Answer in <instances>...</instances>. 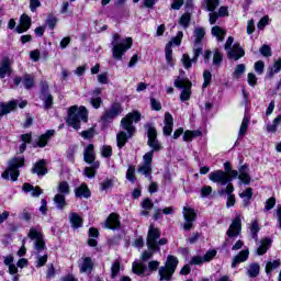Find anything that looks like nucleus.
Here are the masks:
<instances>
[{
  "label": "nucleus",
  "mask_w": 281,
  "mask_h": 281,
  "mask_svg": "<svg viewBox=\"0 0 281 281\" xmlns=\"http://www.w3.org/2000/svg\"><path fill=\"white\" fill-rule=\"evenodd\" d=\"M142 120V114L137 111L128 113L125 117L121 120V126L124 131H121L116 135V142L119 148H124L126 146V143L133 135H135V125H133V122L137 124Z\"/></svg>",
  "instance_id": "1"
},
{
  "label": "nucleus",
  "mask_w": 281,
  "mask_h": 281,
  "mask_svg": "<svg viewBox=\"0 0 281 281\" xmlns=\"http://www.w3.org/2000/svg\"><path fill=\"white\" fill-rule=\"evenodd\" d=\"M27 236L31 240H34V251L37 256L36 267H45V263L47 262V255H38L41 251H45V249H47V246H45L43 229L41 226L31 227Z\"/></svg>",
  "instance_id": "2"
},
{
  "label": "nucleus",
  "mask_w": 281,
  "mask_h": 281,
  "mask_svg": "<svg viewBox=\"0 0 281 281\" xmlns=\"http://www.w3.org/2000/svg\"><path fill=\"white\" fill-rule=\"evenodd\" d=\"M193 38H194L193 58L190 59V55L184 54L181 59L184 69H190V67H192V63H196L199 60V57L203 52V48L201 47V43L203 38H205V29L201 26L195 27L193 33Z\"/></svg>",
  "instance_id": "3"
},
{
  "label": "nucleus",
  "mask_w": 281,
  "mask_h": 281,
  "mask_svg": "<svg viewBox=\"0 0 281 281\" xmlns=\"http://www.w3.org/2000/svg\"><path fill=\"white\" fill-rule=\"evenodd\" d=\"M87 124L89 122V111L86 106L72 105L68 109V119L66 124L71 126L75 131H80V123Z\"/></svg>",
  "instance_id": "4"
},
{
  "label": "nucleus",
  "mask_w": 281,
  "mask_h": 281,
  "mask_svg": "<svg viewBox=\"0 0 281 281\" xmlns=\"http://www.w3.org/2000/svg\"><path fill=\"white\" fill-rule=\"evenodd\" d=\"M111 45L113 58H115V60H122V56L133 47V38L126 37L125 41H122L120 34H114Z\"/></svg>",
  "instance_id": "5"
},
{
  "label": "nucleus",
  "mask_w": 281,
  "mask_h": 281,
  "mask_svg": "<svg viewBox=\"0 0 281 281\" xmlns=\"http://www.w3.org/2000/svg\"><path fill=\"white\" fill-rule=\"evenodd\" d=\"M179 265V259L175 256H168L165 266H161L158 269V274L160 277V281H171L172 276H175V271H177V267Z\"/></svg>",
  "instance_id": "6"
},
{
  "label": "nucleus",
  "mask_w": 281,
  "mask_h": 281,
  "mask_svg": "<svg viewBox=\"0 0 281 281\" xmlns=\"http://www.w3.org/2000/svg\"><path fill=\"white\" fill-rule=\"evenodd\" d=\"M240 234H243V220H240V216H236L226 232L227 237L224 241V247L233 245L234 240H236Z\"/></svg>",
  "instance_id": "7"
},
{
  "label": "nucleus",
  "mask_w": 281,
  "mask_h": 281,
  "mask_svg": "<svg viewBox=\"0 0 281 281\" xmlns=\"http://www.w3.org/2000/svg\"><path fill=\"white\" fill-rule=\"evenodd\" d=\"M173 86L176 89H181L180 100L181 102H188L192 97V81L188 78L178 76L175 81Z\"/></svg>",
  "instance_id": "8"
},
{
  "label": "nucleus",
  "mask_w": 281,
  "mask_h": 281,
  "mask_svg": "<svg viewBox=\"0 0 281 281\" xmlns=\"http://www.w3.org/2000/svg\"><path fill=\"white\" fill-rule=\"evenodd\" d=\"M25 164V159L24 158H13L9 161V167L8 169L2 172V179H10L11 181H16V179H19V168H23Z\"/></svg>",
  "instance_id": "9"
},
{
  "label": "nucleus",
  "mask_w": 281,
  "mask_h": 281,
  "mask_svg": "<svg viewBox=\"0 0 281 281\" xmlns=\"http://www.w3.org/2000/svg\"><path fill=\"white\" fill-rule=\"evenodd\" d=\"M161 236V233L159 229L155 228V226L150 225L148 235H147V247L151 251H159V245H166L168 243V239L162 238L159 240V237ZM159 240V241H157Z\"/></svg>",
  "instance_id": "10"
},
{
  "label": "nucleus",
  "mask_w": 281,
  "mask_h": 281,
  "mask_svg": "<svg viewBox=\"0 0 281 281\" xmlns=\"http://www.w3.org/2000/svg\"><path fill=\"white\" fill-rule=\"evenodd\" d=\"M147 137H148L147 146L151 148V150L147 153H151V158H153V155H155V153H159V150H164V145H161V143H159V140L157 139V128H155L153 124L147 125Z\"/></svg>",
  "instance_id": "11"
},
{
  "label": "nucleus",
  "mask_w": 281,
  "mask_h": 281,
  "mask_svg": "<svg viewBox=\"0 0 281 281\" xmlns=\"http://www.w3.org/2000/svg\"><path fill=\"white\" fill-rule=\"evenodd\" d=\"M124 109L120 103H113L110 108L105 109L101 120L103 122H113L117 115H122Z\"/></svg>",
  "instance_id": "12"
},
{
  "label": "nucleus",
  "mask_w": 281,
  "mask_h": 281,
  "mask_svg": "<svg viewBox=\"0 0 281 281\" xmlns=\"http://www.w3.org/2000/svg\"><path fill=\"white\" fill-rule=\"evenodd\" d=\"M183 38V32H178L177 36L173 37L167 45L165 48V54H166V60L167 64L170 65L171 67L175 65L172 63V45L179 46L181 45V41Z\"/></svg>",
  "instance_id": "13"
},
{
  "label": "nucleus",
  "mask_w": 281,
  "mask_h": 281,
  "mask_svg": "<svg viewBox=\"0 0 281 281\" xmlns=\"http://www.w3.org/2000/svg\"><path fill=\"white\" fill-rule=\"evenodd\" d=\"M210 181L217 183V186H227L232 181L229 175L223 170H215L209 175Z\"/></svg>",
  "instance_id": "14"
},
{
  "label": "nucleus",
  "mask_w": 281,
  "mask_h": 281,
  "mask_svg": "<svg viewBox=\"0 0 281 281\" xmlns=\"http://www.w3.org/2000/svg\"><path fill=\"white\" fill-rule=\"evenodd\" d=\"M182 214L186 221L183 224V231L190 232L194 225L193 222L196 221V212L192 207L184 206Z\"/></svg>",
  "instance_id": "15"
},
{
  "label": "nucleus",
  "mask_w": 281,
  "mask_h": 281,
  "mask_svg": "<svg viewBox=\"0 0 281 281\" xmlns=\"http://www.w3.org/2000/svg\"><path fill=\"white\" fill-rule=\"evenodd\" d=\"M143 165L138 167V172L148 177L153 172V153H146L143 156Z\"/></svg>",
  "instance_id": "16"
},
{
  "label": "nucleus",
  "mask_w": 281,
  "mask_h": 281,
  "mask_svg": "<svg viewBox=\"0 0 281 281\" xmlns=\"http://www.w3.org/2000/svg\"><path fill=\"white\" fill-rule=\"evenodd\" d=\"M79 273H91L93 271V259L91 257H82L78 260Z\"/></svg>",
  "instance_id": "17"
},
{
  "label": "nucleus",
  "mask_w": 281,
  "mask_h": 281,
  "mask_svg": "<svg viewBox=\"0 0 281 281\" xmlns=\"http://www.w3.org/2000/svg\"><path fill=\"white\" fill-rule=\"evenodd\" d=\"M227 52V58L229 60H240L245 56V49L240 47V44L235 43Z\"/></svg>",
  "instance_id": "18"
},
{
  "label": "nucleus",
  "mask_w": 281,
  "mask_h": 281,
  "mask_svg": "<svg viewBox=\"0 0 281 281\" xmlns=\"http://www.w3.org/2000/svg\"><path fill=\"white\" fill-rule=\"evenodd\" d=\"M16 106H19V100H11L9 102H0V120L3 115H8L12 113V111H16Z\"/></svg>",
  "instance_id": "19"
},
{
  "label": "nucleus",
  "mask_w": 281,
  "mask_h": 281,
  "mask_svg": "<svg viewBox=\"0 0 281 281\" xmlns=\"http://www.w3.org/2000/svg\"><path fill=\"white\" fill-rule=\"evenodd\" d=\"M32 27V18L27 14H22L20 18V24L15 27V32L18 34H23V32H27Z\"/></svg>",
  "instance_id": "20"
},
{
  "label": "nucleus",
  "mask_w": 281,
  "mask_h": 281,
  "mask_svg": "<svg viewBox=\"0 0 281 281\" xmlns=\"http://www.w3.org/2000/svg\"><path fill=\"white\" fill-rule=\"evenodd\" d=\"M12 74V63L10 57H3L0 63V78L3 79L5 76H11Z\"/></svg>",
  "instance_id": "21"
},
{
  "label": "nucleus",
  "mask_w": 281,
  "mask_h": 281,
  "mask_svg": "<svg viewBox=\"0 0 281 281\" xmlns=\"http://www.w3.org/2000/svg\"><path fill=\"white\" fill-rule=\"evenodd\" d=\"M122 223L120 222V215L112 213L105 221V227L108 229H120Z\"/></svg>",
  "instance_id": "22"
},
{
  "label": "nucleus",
  "mask_w": 281,
  "mask_h": 281,
  "mask_svg": "<svg viewBox=\"0 0 281 281\" xmlns=\"http://www.w3.org/2000/svg\"><path fill=\"white\" fill-rule=\"evenodd\" d=\"M165 126L162 130L164 135L168 136L172 133V126H175V119L170 112L165 113Z\"/></svg>",
  "instance_id": "23"
},
{
  "label": "nucleus",
  "mask_w": 281,
  "mask_h": 281,
  "mask_svg": "<svg viewBox=\"0 0 281 281\" xmlns=\"http://www.w3.org/2000/svg\"><path fill=\"white\" fill-rule=\"evenodd\" d=\"M239 181L244 183L245 186H249L251 183V177L249 176V167L247 165H243L239 168V176H238Z\"/></svg>",
  "instance_id": "24"
},
{
  "label": "nucleus",
  "mask_w": 281,
  "mask_h": 281,
  "mask_svg": "<svg viewBox=\"0 0 281 281\" xmlns=\"http://www.w3.org/2000/svg\"><path fill=\"white\" fill-rule=\"evenodd\" d=\"M83 161L93 164L95 161V150L93 144H89L83 151Z\"/></svg>",
  "instance_id": "25"
},
{
  "label": "nucleus",
  "mask_w": 281,
  "mask_h": 281,
  "mask_svg": "<svg viewBox=\"0 0 281 281\" xmlns=\"http://www.w3.org/2000/svg\"><path fill=\"white\" fill-rule=\"evenodd\" d=\"M271 243H273L272 238L265 237L260 240V245L257 248V255L258 256H265V252L269 250V247H271Z\"/></svg>",
  "instance_id": "26"
},
{
  "label": "nucleus",
  "mask_w": 281,
  "mask_h": 281,
  "mask_svg": "<svg viewBox=\"0 0 281 281\" xmlns=\"http://www.w3.org/2000/svg\"><path fill=\"white\" fill-rule=\"evenodd\" d=\"M75 195L78 199H89V196H91V191L89 190V187H87V184L83 183L77 189H75Z\"/></svg>",
  "instance_id": "27"
},
{
  "label": "nucleus",
  "mask_w": 281,
  "mask_h": 281,
  "mask_svg": "<svg viewBox=\"0 0 281 281\" xmlns=\"http://www.w3.org/2000/svg\"><path fill=\"white\" fill-rule=\"evenodd\" d=\"M33 175H38V177H44L47 175V167L45 165V160H40L36 162L32 169Z\"/></svg>",
  "instance_id": "28"
},
{
  "label": "nucleus",
  "mask_w": 281,
  "mask_h": 281,
  "mask_svg": "<svg viewBox=\"0 0 281 281\" xmlns=\"http://www.w3.org/2000/svg\"><path fill=\"white\" fill-rule=\"evenodd\" d=\"M218 5H221V0H203L202 7L206 12H214Z\"/></svg>",
  "instance_id": "29"
},
{
  "label": "nucleus",
  "mask_w": 281,
  "mask_h": 281,
  "mask_svg": "<svg viewBox=\"0 0 281 281\" xmlns=\"http://www.w3.org/2000/svg\"><path fill=\"white\" fill-rule=\"evenodd\" d=\"M212 36H215L220 43H223L225 41V36L227 34V31H225L221 26H213L211 30Z\"/></svg>",
  "instance_id": "30"
},
{
  "label": "nucleus",
  "mask_w": 281,
  "mask_h": 281,
  "mask_svg": "<svg viewBox=\"0 0 281 281\" xmlns=\"http://www.w3.org/2000/svg\"><path fill=\"white\" fill-rule=\"evenodd\" d=\"M247 258H249V250L244 249L237 256L234 257L232 267H236V265H240V262H246Z\"/></svg>",
  "instance_id": "31"
},
{
  "label": "nucleus",
  "mask_w": 281,
  "mask_h": 281,
  "mask_svg": "<svg viewBox=\"0 0 281 281\" xmlns=\"http://www.w3.org/2000/svg\"><path fill=\"white\" fill-rule=\"evenodd\" d=\"M55 133H56V131L48 130L45 134L40 136L38 142H37V146L40 148H45V146H47V142H49V137H53V135H55Z\"/></svg>",
  "instance_id": "32"
},
{
  "label": "nucleus",
  "mask_w": 281,
  "mask_h": 281,
  "mask_svg": "<svg viewBox=\"0 0 281 281\" xmlns=\"http://www.w3.org/2000/svg\"><path fill=\"white\" fill-rule=\"evenodd\" d=\"M47 87L42 90V100L44 102V109L48 110L52 109V104H54V97L47 93Z\"/></svg>",
  "instance_id": "33"
},
{
  "label": "nucleus",
  "mask_w": 281,
  "mask_h": 281,
  "mask_svg": "<svg viewBox=\"0 0 281 281\" xmlns=\"http://www.w3.org/2000/svg\"><path fill=\"white\" fill-rule=\"evenodd\" d=\"M66 196L67 195L60 194V193H57L54 196V203H55V206L57 207V210H65V207H67Z\"/></svg>",
  "instance_id": "34"
},
{
  "label": "nucleus",
  "mask_w": 281,
  "mask_h": 281,
  "mask_svg": "<svg viewBox=\"0 0 281 281\" xmlns=\"http://www.w3.org/2000/svg\"><path fill=\"white\" fill-rule=\"evenodd\" d=\"M23 190L25 192H30L31 196H35V198H38L40 194H43V189H41V187H34L30 183H24Z\"/></svg>",
  "instance_id": "35"
},
{
  "label": "nucleus",
  "mask_w": 281,
  "mask_h": 281,
  "mask_svg": "<svg viewBox=\"0 0 281 281\" xmlns=\"http://www.w3.org/2000/svg\"><path fill=\"white\" fill-rule=\"evenodd\" d=\"M249 120H250L249 116L245 114L241 121V125L239 127L238 139H243V137L247 135V128H249Z\"/></svg>",
  "instance_id": "36"
},
{
  "label": "nucleus",
  "mask_w": 281,
  "mask_h": 281,
  "mask_svg": "<svg viewBox=\"0 0 281 281\" xmlns=\"http://www.w3.org/2000/svg\"><path fill=\"white\" fill-rule=\"evenodd\" d=\"M281 71V57L274 60L273 65L268 69V78H273L276 74H280Z\"/></svg>",
  "instance_id": "37"
},
{
  "label": "nucleus",
  "mask_w": 281,
  "mask_h": 281,
  "mask_svg": "<svg viewBox=\"0 0 281 281\" xmlns=\"http://www.w3.org/2000/svg\"><path fill=\"white\" fill-rule=\"evenodd\" d=\"M68 218H69L74 229H78L79 227H82V217H80V215H78V213H70L68 215Z\"/></svg>",
  "instance_id": "38"
},
{
  "label": "nucleus",
  "mask_w": 281,
  "mask_h": 281,
  "mask_svg": "<svg viewBox=\"0 0 281 281\" xmlns=\"http://www.w3.org/2000/svg\"><path fill=\"white\" fill-rule=\"evenodd\" d=\"M281 124V114H279L273 121L272 124L266 125V130L268 133H277L278 126Z\"/></svg>",
  "instance_id": "39"
},
{
  "label": "nucleus",
  "mask_w": 281,
  "mask_h": 281,
  "mask_svg": "<svg viewBox=\"0 0 281 281\" xmlns=\"http://www.w3.org/2000/svg\"><path fill=\"white\" fill-rule=\"evenodd\" d=\"M247 274L249 276V278H258V276L260 274V266L258 263H251L248 267Z\"/></svg>",
  "instance_id": "40"
},
{
  "label": "nucleus",
  "mask_w": 281,
  "mask_h": 281,
  "mask_svg": "<svg viewBox=\"0 0 281 281\" xmlns=\"http://www.w3.org/2000/svg\"><path fill=\"white\" fill-rule=\"evenodd\" d=\"M132 271L136 276H144V273H146V266L140 262H134L132 266Z\"/></svg>",
  "instance_id": "41"
},
{
  "label": "nucleus",
  "mask_w": 281,
  "mask_h": 281,
  "mask_svg": "<svg viewBox=\"0 0 281 281\" xmlns=\"http://www.w3.org/2000/svg\"><path fill=\"white\" fill-rule=\"evenodd\" d=\"M246 69H247V66H245V64H238L235 70L233 71L234 80H238L243 76V74H245Z\"/></svg>",
  "instance_id": "42"
},
{
  "label": "nucleus",
  "mask_w": 281,
  "mask_h": 281,
  "mask_svg": "<svg viewBox=\"0 0 281 281\" xmlns=\"http://www.w3.org/2000/svg\"><path fill=\"white\" fill-rule=\"evenodd\" d=\"M57 191V194H64V196H67V194L70 192L69 183H67V181L59 182Z\"/></svg>",
  "instance_id": "43"
},
{
  "label": "nucleus",
  "mask_w": 281,
  "mask_h": 281,
  "mask_svg": "<svg viewBox=\"0 0 281 281\" xmlns=\"http://www.w3.org/2000/svg\"><path fill=\"white\" fill-rule=\"evenodd\" d=\"M201 135L200 131H187L183 134V142H192V139H194V137H199Z\"/></svg>",
  "instance_id": "44"
},
{
  "label": "nucleus",
  "mask_w": 281,
  "mask_h": 281,
  "mask_svg": "<svg viewBox=\"0 0 281 281\" xmlns=\"http://www.w3.org/2000/svg\"><path fill=\"white\" fill-rule=\"evenodd\" d=\"M258 232H260V226L258 225V221H254L250 225V233H251V238L254 240H258Z\"/></svg>",
  "instance_id": "45"
},
{
  "label": "nucleus",
  "mask_w": 281,
  "mask_h": 281,
  "mask_svg": "<svg viewBox=\"0 0 281 281\" xmlns=\"http://www.w3.org/2000/svg\"><path fill=\"white\" fill-rule=\"evenodd\" d=\"M114 179L106 178L103 182L100 183V190L102 192H106L108 190H111L113 188Z\"/></svg>",
  "instance_id": "46"
},
{
  "label": "nucleus",
  "mask_w": 281,
  "mask_h": 281,
  "mask_svg": "<svg viewBox=\"0 0 281 281\" xmlns=\"http://www.w3.org/2000/svg\"><path fill=\"white\" fill-rule=\"evenodd\" d=\"M120 267H122V263L120 262V260H115L112 263L111 267V278H117V276L120 274Z\"/></svg>",
  "instance_id": "47"
},
{
  "label": "nucleus",
  "mask_w": 281,
  "mask_h": 281,
  "mask_svg": "<svg viewBox=\"0 0 281 281\" xmlns=\"http://www.w3.org/2000/svg\"><path fill=\"white\" fill-rule=\"evenodd\" d=\"M190 21H191V15L190 13H184L182 14V16L180 18V25L183 26L184 30H188V27H190Z\"/></svg>",
  "instance_id": "48"
},
{
  "label": "nucleus",
  "mask_w": 281,
  "mask_h": 281,
  "mask_svg": "<svg viewBox=\"0 0 281 281\" xmlns=\"http://www.w3.org/2000/svg\"><path fill=\"white\" fill-rule=\"evenodd\" d=\"M23 85L25 89H32V87H34V77H32L31 75H25L23 77Z\"/></svg>",
  "instance_id": "49"
},
{
  "label": "nucleus",
  "mask_w": 281,
  "mask_h": 281,
  "mask_svg": "<svg viewBox=\"0 0 281 281\" xmlns=\"http://www.w3.org/2000/svg\"><path fill=\"white\" fill-rule=\"evenodd\" d=\"M221 63H223V54H221L218 50H215L213 55V65L215 67H221Z\"/></svg>",
  "instance_id": "50"
},
{
  "label": "nucleus",
  "mask_w": 281,
  "mask_h": 281,
  "mask_svg": "<svg viewBox=\"0 0 281 281\" xmlns=\"http://www.w3.org/2000/svg\"><path fill=\"white\" fill-rule=\"evenodd\" d=\"M203 79H204L203 87L205 89L210 87V85L212 83V72L210 70H204Z\"/></svg>",
  "instance_id": "51"
},
{
  "label": "nucleus",
  "mask_w": 281,
  "mask_h": 281,
  "mask_svg": "<svg viewBox=\"0 0 281 281\" xmlns=\"http://www.w3.org/2000/svg\"><path fill=\"white\" fill-rule=\"evenodd\" d=\"M254 69L256 71V74H258L259 76H262L265 74V61H262V60L256 61Z\"/></svg>",
  "instance_id": "52"
},
{
  "label": "nucleus",
  "mask_w": 281,
  "mask_h": 281,
  "mask_svg": "<svg viewBox=\"0 0 281 281\" xmlns=\"http://www.w3.org/2000/svg\"><path fill=\"white\" fill-rule=\"evenodd\" d=\"M278 267H280V260L269 261L266 265V272L271 273V271H273V269H278Z\"/></svg>",
  "instance_id": "53"
},
{
  "label": "nucleus",
  "mask_w": 281,
  "mask_h": 281,
  "mask_svg": "<svg viewBox=\"0 0 281 281\" xmlns=\"http://www.w3.org/2000/svg\"><path fill=\"white\" fill-rule=\"evenodd\" d=\"M101 155L102 157L109 158L113 155V148L109 145H104L101 147Z\"/></svg>",
  "instance_id": "54"
},
{
  "label": "nucleus",
  "mask_w": 281,
  "mask_h": 281,
  "mask_svg": "<svg viewBox=\"0 0 281 281\" xmlns=\"http://www.w3.org/2000/svg\"><path fill=\"white\" fill-rule=\"evenodd\" d=\"M95 135V128L90 127L87 131L81 132V137H83V139H92V137Z\"/></svg>",
  "instance_id": "55"
},
{
  "label": "nucleus",
  "mask_w": 281,
  "mask_h": 281,
  "mask_svg": "<svg viewBox=\"0 0 281 281\" xmlns=\"http://www.w3.org/2000/svg\"><path fill=\"white\" fill-rule=\"evenodd\" d=\"M269 25V15H265L257 24L258 30H265Z\"/></svg>",
  "instance_id": "56"
},
{
  "label": "nucleus",
  "mask_w": 281,
  "mask_h": 281,
  "mask_svg": "<svg viewBox=\"0 0 281 281\" xmlns=\"http://www.w3.org/2000/svg\"><path fill=\"white\" fill-rule=\"evenodd\" d=\"M239 196L241 199H247V201L251 200V196H254V190L251 188H247L245 191H243Z\"/></svg>",
  "instance_id": "57"
},
{
  "label": "nucleus",
  "mask_w": 281,
  "mask_h": 281,
  "mask_svg": "<svg viewBox=\"0 0 281 281\" xmlns=\"http://www.w3.org/2000/svg\"><path fill=\"white\" fill-rule=\"evenodd\" d=\"M90 104L93 106V109H100L102 106V98H90Z\"/></svg>",
  "instance_id": "58"
},
{
  "label": "nucleus",
  "mask_w": 281,
  "mask_h": 281,
  "mask_svg": "<svg viewBox=\"0 0 281 281\" xmlns=\"http://www.w3.org/2000/svg\"><path fill=\"white\" fill-rule=\"evenodd\" d=\"M276 207V198H270L266 201L265 212H269V210H273Z\"/></svg>",
  "instance_id": "59"
},
{
  "label": "nucleus",
  "mask_w": 281,
  "mask_h": 281,
  "mask_svg": "<svg viewBox=\"0 0 281 281\" xmlns=\"http://www.w3.org/2000/svg\"><path fill=\"white\" fill-rule=\"evenodd\" d=\"M248 85L250 87H256V85H258V78L254 72L248 74Z\"/></svg>",
  "instance_id": "60"
},
{
  "label": "nucleus",
  "mask_w": 281,
  "mask_h": 281,
  "mask_svg": "<svg viewBox=\"0 0 281 281\" xmlns=\"http://www.w3.org/2000/svg\"><path fill=\"white\" fill-rule=\"evenodd\" d=\"M260 54L263 55L266 58H269L271 56V47L269 45H263L259 49Z\"/></svg>",
  "instance_id": "61"
},
{
  "label": "nucleus",
  "mask_w": 281,
  "mask_h": 281,
  "mask_svg": "<svg viewBox=\"0 0 281 281\" xmlns=\"http://www.w3.org/2000/svg\"><path fill=\"white\" fill-rule=\"evenodd\" d=\"M126 179L128 181H135V167L133 166L128 167L126 172Z\"/></svg>",
  "instance_id": "62"
},
{
  "label": "nucleus",
  "mask_w": 281,
  "mask_h": 281,
  "mask_svg": "<svg viewBox=\"0 0 281 281\" xmlns=\"http://www.w3.org/2000/svg\"><path fill=\"white\" fill-rule=\"evenodd\" d=\"M83 175L85 177H88V179H93V177H95V171L92 167H86Z\"/></svg>",
  "instance_id": "63"
},
{
  "label": "nucleus",
  "mask_w": 281,
  "mask_h": 281,
  "mask_svg": "<svg viewBox=\"0 0 281 281\" xmlns=\"http://www.w3.org/2000/svg\"><path fill=\"white\" fill-rule=\"evenodd\" d=\"M143 210L150 211L154 207L153 201L150 199H145L142 203Z\"/></svg>",
  "instance_id": "64"
}]
</instances>
